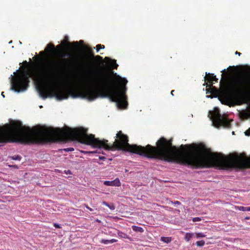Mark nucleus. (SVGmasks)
Masks as SVG:
<instances>
[{
  "label": "nucleus",
  "instance_id": "9",
  "mask_svg": "<svg viewBox=\"0 0 250 250\" xmlns=\"http://www.w3.org/2000/svg\"><path fill=\"white\" fill-rule=\"evenodd\" d=\"M238 115L241 120H244L250 119V105L246 109L238 111Z\"/></svg>",
  "mask_w": 250,
  "mask_h": 250
},
{
  "label": "nucleus",
  "instance_id": "19",
  "mask_svg": "<svg viewBox=\"0 0 250 250\" xmlns=\"http://www.w3.org/2000/svg\"><path fill=\"white\" fill-rule=\"evenodd\" d=\"M102 204L108 207L110 209L114 210L115 208V206L113 204H108L105 201L102 202Z\"/></svg>",
  "mask_w": 250,
  "mask_h": 250
},
{
  "label": "nucleus",
  "instance_id": "43",
  "mask_svg": "<svg viewBox=\"0 0 250 250\" xmlns=\"http://www.w3.org/2000/svg\"><path fill=\"white\" fill-rule=\"evenodd\" d=\"M246 219H249V217H246Z\"/></svg>",
  "mask_w": 250,
  "mask_h": 250
},
{
  "label": "nucleus",
  "instance_id": "18",
  "mask_svg": "<svg viewBox=\"0 0 250 250\" xmlns=\"http://www.w3.org/2000/svg\"><path fill=\"white\" fill-rule=\"evenodd\" d=\"M171 237H161L160 240L166 243H169L171 241Z\"/></svg>",
  "mask_w": 250,
  "mask_h": 250
},
{
  "label": "nucleus",
  "instance_id": "5",
  "mask_svg": "<svg viewBox=\"0 0 250 250\" xmlns=\"http://www.w3.org/2000/svg\"><path fill=\"white\" fill-rule=\"evenodd\" d=\"M209 113L211 114L210 119L212 120V124L215 127L219 128L220 127L226 128L230 127L231 121L228 120L226 115H221L218 109L212 112L210 111Z\"/></svg>",
  "mask_w": 250,
  "mask_h": 250
},
{
  "label": "nucleus",
  "instance_id": "25",
  "mask_svg": "<svg viewBox=\"0 0 250 250\" xmlns=\"http://www.w3.org/2000/svg\"><path fill=\"white\" fill-rule=\"evenodd\" d=\"M62 150L65 152H71V151H73L74 150V149L73 147H68V148H64Z\"/></svg>",
  "mask_w": 250,
  "mask_h": 250
},
{
  "label": "nucleus",
  "instance_id": "1",
  "mask_svg": "<svg viewBox=\"0 0 250 250\" xmlns=\"http://www.w3.org/2000/svg\"><path fill=\"white\" fill-rule=\"evenodd\" d=\"M115 76L103 71L96 72L89 81V83L97 91H86L84 97L92 101L98 97L107 98L111 102H115L120 109H125L128 103L126 84L127 81L115 74Z\"/></svg>",
  "mask_w": 250,
  "mask_h": 250
},
{
  "label": "nucleus",
  "instance_id": "21",
  "mask_svg": "<svg viewBox=\"0 0 250 250\" xmlns=\"http://www.w3.org/2000/svg\"><path fill=\"white\" fill-rule=\"evenodd\" d=\"M10 158L13 160H19L20 161L21 159V157L19 155L10 156Z\"/></svg>",
  "mask_w": 250,
  "mask_h": 250
},
{
  "label": "nucleus",
  "instance_id": "24",
  "mask_svg": "<svg viewBox=\"0 0 250 250\" xmlns=\"http://www.w3.org/2000/svg\"><path fill=\"white\" fill-rule=\"evenodd\" d=\"M196 236L197 238L205 237L206 235L202 232H199L196 233Z\"/></svg>",
  "mask_w": 250,
  "mask_h": 250
},
{
  "label": "nucleus",
  "instance_id": "39",
  "mask_svg": "<svg viewBox=\"0 0 250 250\" xmlns=\"http://www.w3.org/2000/svg\"><path fill=\"white\" fill-rule=\"evenodd\" d=\"M232 68H233V67L229 66V67L228 68V69H232Z\"/></svg>",
  "mask_w": 250,
  "mask_h": 250
},
{
  "label": "nucleus",
  "instance_id": "42",
  "mask_svg": "<svg viewBox=\"0 0 250 250\" xmlns=\"http://www.w3.org/2000/svg\"><path fill=\"white\" fill-rule=\"evenodd\" d=\"M43 52H40V54H43Z\"/></svg>",
  "mask_w": 250,
  "mask_h": 250
},
{
  "label": "nucleus",
  "instance_id": "3",
  "mask_svg": "<svg viewBox=\"0 0 250 250\" xmlns=\"http://www.w3.org/2000/svg\"><path fill=\"white\" fill-rule=\"evenodd\" d=\"M220 84L237 95L235 104L241 105L250 103V66L243 68L241 72L229 80L227 76L222 78Z\"/></svg>",
  "mask_w": 250,
  "mask_h": 250
},
{
  "label": "nucleus",
  "instance_id": "7",
  "mask_svg": "<svg viewBox=\"0 0 250 250\" xmlns=\"http://www.w3.org/2000/svg\"><path fill=\"white\" fill-rule=\"evenodd\" d=\"M206 80H207L209 84H208L207 83H205L204 85H206V87H208V88L207 89L208 91L211 94L218 93H219L218 90L214 86H212V82H217L218 79L216 78V76H215L213 74L208 73L206 74V76L205 77Z\"/></svg>",
  "mask_w": 250,
  "mask_h": 250
},
{
  "label": "nucleus",
  "instance_id": "38",
  "mask_svg": "<svg viewBox=\"0 0 250 250\" xmlns=\"http://www.w3.org/2000/svg\"><path fill=\"white\" fill-rule=\"evenodd\" d=\"M3 93H4V92H2L1 93V95H2L3 97H4V94H3Z\"/></svg>",
  "mask_w": 250,
  "mask_h": 250
},
{
  "label": "nucleus",
  "instance_id": "17",
  "mask_svg": "<svg viewBox=\"0 0 250 250\" xmlns=\"http://www.w3.org/2000/svg\"><path fill=\"white\" fill-rule=\"evenodd\" d=\"M132 228V229L136 232H143L144 231L143 228L140 227L133 226Z\"/></svg>",
  "mask_w": 250,
  "mask_h": 250
},
{
  "label": "nucleus",
  "instance_id": "20",
  "mask_svg": "<svg viewBox=\"0 0 250 250\" xmlns=\"http://www.w3.org/2000/svg\"><path fill=\"white\" fill-rule=\"evenodd\" d=\"M193 235V233H187L185 235V239L187 241V242H188L189 241H190V240L191 239V238L192 237Z\"/></svg>",
  "mask_w": 250,
  "mask_h": 250
},
{
  "label": "nucleus",
  "instance_id": "12",
  "mask_svg": "<svg viewBox=\"0 0 250 250\" xmlns=\"http://www.w3.org/2000/svg\"><path fill=\"white\" fill-rule=\"evenodd\" d=\"M45 51L51 53H56V50L55 49V46L52 43H49L47 45Z\"/></svg>",
  "mask_w": 250,
  "mask_h": 250
},
{
  "label": "nucleus",
  "instance_id": "41",
  "mask_svg": "<svg viewBox=\"0 0 250 250\" xmlns=\"http://www.w3.org/2000/svg\"><path fill=\"white\" fill-rule=\"evenodd\" d=\"M222 77H224V74H222Z\"/></svg>",
  "mask_w": 250,
  "mask_h": 250
},
{
  "label": "nucleus",
  "instance_id": "26",
  "mask_svg": "<svg viewBox=\"0 0 250 250\" xmlns=\"http://www.w3.org/2000/svg\"><path fill=\"white\" fill-rule=\"evenodd\" d=\"M61 57H70V53L68 52L65 53L63 54H61L60 55Z\"/></svg>",
  "mask_w": 250,
  "mask_h": 250
},
{
  "label": "nucleus",
  "instance_id": "14",
  "mask_svg": "<svg viewBox=\"0 0 250 250\" xmlns=\"http://www.w3.org/2000/svg\"><path fill=\"white\" fill-rule=\"evenodd\" d=\"M101 243L104 244H108L109 243H113L115 242H117V240L115 239H112L111 240H104V239H102L100 241Z\"/></svg>",
  "mask_w": 250,
  "mask_h": 250
},
{
  "label": "nucleus",
  "instance_id": "15",
  "mask_svg": "<svg viewBox=\"0 0 250 250\" xmlns=\"http://www.w3.org/2000/svg\"><path fill=\"white\" fill-rule=\"evenodd\" d=\"M117 234L121 238H126L131 240V238L128 236V235L121 231H118Z\"/></svg>",
  "mask_w": 250,
  "mask_h": 250
},
{
  "label": "nucleus",
  "instance_id": "30",
  "mask_svg": "<svg viewBox=\"0 0 250 250\" xmlns=\"http://www.w3.org/2000/svg\"><path fill=\"white\" fill-rule=\"evenodd\" d=\"M53 226L56 228H58V229H60L61 228V226H60L59 224H57L56 223H54L53 224Z\"/></svg>",
  "mask_w": 250,
  "mask_h": 250
},
{
  "label": "nucleus",
  "instance_id": "8",
  "mask_svg": "<svg viewBox=\"0 0 250 250\" xmlns=\"http://www.w3.org/2000/svg\"><path fill=\"white\" fill-rule=\"evenodd\" d=\"M71 45L74 46L76 48L79 47V43L78 42H74L71 43L68 42L67 41H63L61 44L56 46V49L61 52L62 50L63 47H66L70 49H72Z\"/></svg>",
  "mask_w": 250,
  "mask_h": 250
},
{
  "label": "nucleus",
  "instance_id": "11",
  "mask_svg": "<svg viewBox=\"0 0 250 250\" xmlns=\"http://www.w3.org/2000/svg\"><path fill=\"white\" fill-rule=\"evenodd\" d=\"M104 184L107 186L119 187L121 186V182L119 178H116L114 180L111 181H105L104 182Z\"/></svg>",
  "mask_w": 250,
  "mask_h": 250
},
{
  "label": "nucleus",
  "instance_id": "23",
  "mask_svg": "<svg viewBox=\"0 0 250 250\" xmlns=\"http://www.w3.org/2000/svg\"><path fill=\"white\" fill-rule=\"evenodd\" d=\"M96 48L97 52H98L101 49H104V45L99 44L96 45Z\"/></svg>",
  "mask_w": 250,
  "mask_h": 250
},
{
  "label": "nucleus",
  "instance_id": "22",
  "mask_svg": "<svg viewBox=\"0 0 250 250\" xmlns=\"http://www.w3.org/2000/svg\"><path fill=\"white\" fill-rule=\"evenodd\" d=\"M205 242L204 240H200V241H197L196 242V245L199 247H202L205 245Z\"/></svg>",
  "mask_w": 250,
  "mask_h": 250
},
{
  "label": "nucleus",
  "instance_id": "13",
  "mask_svg": "<svg viewBox=\"0 0 250 250\" xmlns=\"http://www.w3.org/2000/svg\"><path fill=\"white\" fill-rule=\"evenodd\" d=\"M105 60H110V62L109 63V65H110V66H111L112 68H113L114 69H117V67L118 66V65L117 64L116 61L115 60H110L108 57H105Z\"/></svg>",
  "mask_w": 250,
  "mask_h": 250
},
{
  "label": "nucleus",
  "instance_id": "6",
  "mask_svg": "<svg viewBox=\"0 0 250 250\" xmlns=\"http://www.w3.org/2000/svg\"><path fill=\"white\" fill-rule=\"evenodd\" d=\"M84 49L86 51V53L85 55V59L82 60L78 63V65L80 67H84L87 66L88 64V60H90L92 59L93 58H95L97 60L101 61L103 60V58L100 56H96L94 57L93 51L91 49L89 48L88 47L84 46Z\"/></svg>",
  "mask_w": 250,
  "mask_h": 250
},
{
  "label": "nucleus",
  "instance_id": "16",
  "mask_svg": "<svg viewBox=\"0 0 250 250\" xmlns=\"http://www.w3.org/2000/svg\"><path fill=\"white\" fill-rule=\"evenodd\" d=\"M235 208L238 209L241 211H250V207H244L243 206H235Z\"/></svg>",
  "mask_w": 250,
  "mask_h": 250
},
{
  "label": "nucleus",
  "instance_id": "40",
  "mask_svg": "<svg viewBox=\"0 0 250 250\" xmlns=\"http://www.w3.org/2000/svg\"><path fill=\"white\" fill-rule=\"evenodd\" d=\"M223 73H224L226 72V69H224L222 71Z\"/></svg>",
  "mask_w": 250,
  "mask_h": 250
},
{
  "label": "nucleus",
  "instance_id": "37",
  "mask_svg": "<svg viewBox=\"0 0 250 250\" xmlns=\"http://www.w3.org/2000/svg\"><path fill=\"white\" fill-rule=\"evenodd\" d=\"M174 90H172V91H171V94L172 96H173V95H174V94H173V93H174Z\"/></svg>",
  "mask_w": 250,
  "mask_h": 250
},
{
  "label": "nucleus",
  "instance_id": "4",
  "mask_svg": "<svg viewBox=\"0 0 250 250\" xmlns=\"http://www.w3.org/2000/svg\"><path fill=\"white\" fill-rule=\"evenodd\" d=\"M38 90L40 96L43 99L48 97H55L58 100L61 101L67 99L69 95L74 98L78 96L74 93L73 90H70L67 92L59 88L50 89L46 85H43L42 87H38Z\"/></svg>",
  "mask_w": 250,
  "mask_h": 250
},
{
  "label": "nucleus",
  "instance_id": "44",
  "mask_svg": "<svg viewBox=\"0 0 250 250\" xmlns=\"http://www.w3.org/2000/svg\"><path fill=\"white\" fill-rule=\"evenodd\" d=\"M80 42H83V41H81Z\"/></svg>",
  "mask_w": 250,
  "mask_h": 250
},
{
  "label": "nucleus",
  "instance_id": "33",
  "mask_svg": "<svg viewBox=\"0 0 250 250\" xmlns=\"http://www.w3.org/2000/svg\"><path fill=\"white\" fill-rule=\"evenodd\" d=\"M99 159L102 160H104L105 159V157L104 156H100Z\"/></svg>",
  "mask_w": 250,
  "mask_h": 250
},
{
  "label": "nucleus",
  "instance_id": "35",
  "mask_svg": "<svg viewBox=\"0 0 250 250\" xmlns=\"http://www.w3.org/2000/svg\"><path fill=\"white\" fill-rule=\"evenodd\" d=\"M235 54L236 55H238V56H239L241 55V53H240V52H238V51H236V52H235Z\"/></svg>",
  "mask_w": 250,
  "mask_h": 250
},
{
  "label": "nucleus",
  "instance_id": "34",
  "mask_svg": "<svg viewBox=\"0 0 250 250\" xmlns=\"http://www.w3.org/2000/svg\"><path fill=\"white\" fill-rule=\"evenodd\" d=\"M174 205H180L181 204V203L178 201H175L173 203Z\"/></svg>",
  "mask_w": 250,
  "mask_h": 250
},
{
  "label": "nucleus",
  "instance_id": "2",
  "mask_svg": "<svg viewBox=\"0 0 250 250\" xmlns=\"http://www.w3.org/2000/svg\"><path fill=\"white\" fill-rule=\"evenodd\" d=\"M69 64V61L67 59L58 60L53 62L51 66L38 65L36 70H28L23 68L20 73L13 78L11 82V89L17 92L24 91L29 86V78L35 80H38L42 77L47 75H52L57 72L65 68Z\"/></svg>",
  "mask_w": 250,
  "mask_h": 250
},
{
  "label": "nucleus",
  "instance_id": "31",
  "mask_svg": "<svg viewBox=\"0 0 250 250\" xmlns=\"http://www.w3.org/2000/svg\"><path fill=\"white\" fill-rule=\"evenodd\" d=\"M23 64L25 65L26 66H28L29 65V63L28 62H27L26 61H24L22 62Z\"/></svg>",
  "mask_w": 250,
  "mask_h": 250
},
{
  "label": "nucleus",
  "instance_id": "29",
  "mask_svg": "<svg viewBox=\"0 0 250 250\" xmlns=\"http://www.w3.org/2000/svg\"><path fill=\"white\" fill-rule=\"evenodd\" d=\"M34 58L36 60H37L38 61L41 62L44 60V59L42 58H41L38 56H36L34 57Z\"/></svg>",
  "mask_w": 250,
  "mask_h": 250
},
{
  "label": "nucleus",
  "instance_id": "27",
  "mask_svg": "<svg viewBox=\"0 0 250 250\" xmlns=\"http://www.w3.org/2000/svg\"><path fill=\"white\" fill-rule=\"evenodd\" d=\"M245 134L246 136H250V128H249L245 132Z\"/></svg>",
  "mask_w": 250,
  "mask_h": 250
},
{
  "label": "nucleus",
  "instance_id": "10",
  "mask_svg": "<svg viewBox=\"0 0 250 250\" xmlns=\"http://www.w3.org/2000/svg\"><path fill=\"white\" fill-rule=\"evenodd\" d=\"M218 96L219 99L222 104L229 106L231 105L229 97L224 92H220Z\"/></svg>",
  "mask_w": 250,
  "mask_h": 250
},
{
  "label": "nucleus",
  "instance_id": "36",
  "mask_svg": "<svg viewBox=\"0 0 250 250\" xmlns=\"http://www.w3.org/2000/svg\"><path fill=\"white\" fill-rule=\"evenodd\" d=\"M10 167H15V168H18V167L16 165H14V166H9Z\"/></svg>",
  "mask_w": 250,
  "mask_h": 250
},
{
  "label": "nucleus",
  "instance_id": "32",
  "mask_svg": "<svg viewBox=\"0 0 250 250\" xmlns=\"http://www.w3.org/2000/svg\"><path fill=\"white\" fill-rule=\"evenodd\" d=\"M85 207L88 209H89L90 211H92L93 209L92 208H90V207H89L87 205H85Z\"/></svg>",
  "mask_w": 250,
  "mask_h": 250
},
{
  "label": "nucleus",
  "instance_id": "28",
  "mask_svg": "<svg viewBox=\"0 0 250 250\" xmlns=\"http://www.w3.org/2000/svg\"><path fill=\"white\" fill-rule=\"evenodd\" d=\"M201 220V219L199 217H194L192 219L193 222H197V221H200Z\"/></svg>",
  "mask_w": 250,
  "mask_h": 250
}]
</instances>
